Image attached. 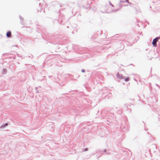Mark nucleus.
<instances>
[{"instance_id": "f257e3e1", "label": "nucleus", "mask_w": 160, "mask_h": 160, "mask_svg": "<svg viewBox=\"0 0 160 160\" xmlns=\"http://www.w3.org/2000/svg\"><path fill=\"white\" fill-rule=\"evenodd\" d=\"M160 39V37H157L156 38L154 39L152 41V44L154 46H156L157 42L158 41V40Z\"/></svg>"}, {"instance_id": "f03ea898", "label": "nucleus", "mask_w": 160, "mask_h": 160, "mask_svg": "<svg viewBox=\"0 0 160 160\" xmlns=\"http://www.w3.org/2000/svg\"><path fill=\"white\" fill-rule=\"evenodd\" d=\"M117 76L120 79H122L124 78V77L120 75L118 73L117 75Z\"/></svg>"}, {"instance_id": "7ed1b4c3", "label": "nucleus", "mask_w": 160, "mask_h": 160, "mask_svg": "<svg viewBox=\"0 0 160 160\" xmlns=\"http://www.w3.org/2000/svg\"><path fill=\"white\" fill-rule=\"evenodd\" d=\"M11 34V31H8L6 33L7 36L8 37H10Z\"/></svg>"}, {"instance_id": "20e7f679", "label": "nucleus", "mask_w": 160, "mask_h": 160, "mask_svg": "<svg viewBox=\"0 0 160 160\" xmlns=\"http://www.w3.org/2000/svg\"><path fill=\"white\" fill-rule=\"evenodd\" d=\"M129 80V77H127L125 79V81L126 82L128 81Z\"/></svg>"}, {"instance_id": "39448f33", "label": "nucleus", "mask_w": 160, "mask_h": 160, "mask_svg": "<svg viewBox=\"0 0 160 160\" xmlns=\"http://www.w3.org/2000/svg\"><path fill=\"white\" fill-rule=\"evenodd\" d=\"M7 125H8V124H7V123H6V124H5V125H4L3 126H1V128H3V127H5V126H7Z\"/></svg>"}, {"instance_id": "423d86ee", "label": "nucleus", "mask_w": 160, "mask_h": 160, "mask_svg": "<svg viewBox=\"0 0 160 160\" xmlns=\"http://www.w3.org/2000/svg\"><path fill=\"white\" fill-rule=\"evenodd\" d=\"M126 1V2H128V0H125Z\"/></svg>"}, {"instance_id": "0eeeda50", "label": "nucleus", "mask_w": 160, "mask_h": 160, "mask_svg": "<svg viewBox=\"0 0 160 160\" xmlns=\"http://www.w3.org/2000/svg\"><path fill=\"white\" fill-rule=\"evenodd\" d=\"M82 72H84V70H82Z\"/></svg>"}]
</instances>
